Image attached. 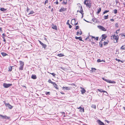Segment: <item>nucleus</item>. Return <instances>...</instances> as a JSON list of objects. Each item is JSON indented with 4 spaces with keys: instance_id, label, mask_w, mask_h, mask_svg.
Here are the masks:
<instances>
[{
    "instance_id": "obj_60",
    "label": "nucleus",
    "mask_w": 125,
    "mask_h": 125,
    "mask_svg": "<svg viewBox=\"0 0 125 125\" xmlns=\"http://www.w3.org/2000/svg\"><path fill=\"white\" fill-rule=\"evenodd\" d=\"M55 3L56 4H58V2L57 0L56 1Z\"/></svg>"
},
{
    "instance_id": "obj_21",
    "label": "nucleus",
    "mask_w": 125,
    "mask_h": 125,
    "mask_svg": "<svg viewBox=\"0 0 125 125\" xmlns=\"http://www.w3.org/2000/svg\"><path fill=\"white\" fill-rule=\"evenodd\" d=\"M97 90L99 91V92L101 93L105 92V91L103 90L102 89H98Z\"/></svg>"
},
{
    "instance_id": "obj_56",
    "label": "nucleus",
    "mask_w": 125,
    "mask_h": 125,
    "mask_svg": "<svg viewBox=\"0 0 125 125\" xmlns=\"http://www.w3.org/2000/svg\"><path fill=\"white\" fill-rule=\"evenodd\" d=\"M95 18H93L92 20V21H93L94 22H95Z\"/></svg>"
},
{
    "instance_id": "obj_59",
    "label": "nucleus",
    "mask_w": 125,
    "mask_h": 125,
    "mask_svg": "<svg viewBox=\"0 0 125 125\" xmlns=\"http://www.w3.org/2000/svg\"><path fill=\"white\" fill-rule=\"evenodd\" d=\"M102 41H101H101L99 42V44H103V42H102Z\"/></svg>"
},
{
    "instance_id": "obj_14",
    "label": "nucleus",
    "mask_w": 125,
    "mask_h": 125,
    "mask_svg": "<svg viewBox=\"0 0 125 125\" xmlns=\"http://www.w3.org/2000/svg\"><path fill=\"white\" fill-rule=\"evenodd\" d=\"M52 28L56 30H57V27L56 25L55 26L54 25H52Z\"/></svg>"
},
{
    "instance_id": "obj_42",
    "label": "nucleus",
    "mask_w": 125,
    "mask_h": 125,
    "mask_svg": "<svg viewBox=\"0 0 125 125\" xmlns=\"http://www.w3.org/2000/svg\"><path fill=\"white\" fill-rule=\"evenodd\" d=\"M79 28V26H77L76 27V28H75V29L76 30H77Z\"/></svg>"
},
{
    "instance_id": "obj_29",
    "label": "nucleus",
    "mask_w": 125,
    "mask_h": 125,
    "mask_svg": "<svg viewBox=\"0 0 125 125\" xmlns=\"http://www.w3.org/2000/svg\"><path fill=\"white\" fill-rule=\"evenodd\" d=\"M101 8H99V9L98 10V11L97 12V14H98L101 11Z\"/></svg>"
},
{
    "instance_id": "obj_41",
    "label": "nucleus",
    "mask_w": 125,
    "mask_h": 125,
    "mask_svg": "<svg viewBox=\"0 0 125 125\" xmlns=\"http://www.w3.org/2000/svg\"><path fill=\"white\" fill-rule=\"evenodd\" d=\"M98 22H99V21H98V20L97 19H95V23H97Z\"/></svg>"
},
{
    "instance_id": "obj_45",
    "label": "nucleus",
    "mask_w": 125,
    "mask_h": 125,
    "mask_svg": "<svg viewBox=\"0 0 125 125\" xmlns=\"http://www.w3.org/2000/svg\"><path fill=\"white\" fill-rule=\"evenodd\" d=\"M71 85L72 86H77L76 85V84H75L74 83L71 84Z\"/></svg>"
},
{
    "instance_id": "obj_48",
    "label": "nucleus",
    "mask_w": 125,
    "mask_h": 125,
    "mask_svg": "<svg viewBox=\"0 0 125 125\" xmlns=\"http://www.w3.org/2000/svg\"><path fill=\"white\" fill-rule=\"evenodd\" d=\"M48 0H46L44 2V4H45L46 3H47L48 2Z\"/></svg>"
},
{
    "instance_id": "obj_33",
    "label": "nucleus",
    "mask_w": 125,
    "mask_h": 125,
    "mask_svg": "<svg viewBox=\"0 0 125 125\" xmlns=\"http://www.w3.org/2000/svg\"><path fill=\"white\" fill-rule=\"evenodd\" d=\"M45 94L47 95H50V92H45Z\"/></svg>"
},
{
    "instance_id": "obj_52",
    "label": "nucleus",
    "mask_w": 125,
    "mask_h": 125,
    "mask_svg": "<svg viewBox=\"0 0 125 125\" xmlns=\"http://www.w3.org/2000/svg\"><path fill=\"white\" fill-rule=\"evenodd\" d=\"M115 60L117 61H118V62H119L120 61V60L119 59H118L117 58Z\"/></svg>"
},
{
    "instance_id": "obj_15",
    "label": "nucleus",
    "mask_w": 125,
    "mask_h": 125,
    "mask_svg": "<svg viewBox=\"0 0 125 125\" xmlns=\"http://www.w3.org/2000/svg\"><path fill=\"white\" fill-rule=\"evenodd\" d=\"M75 38L76 39H79V40L80 41H83L82 40V38L81 36H80L79 37L76 36L75 37Z\"/></svg>"
},
{
    "instance_id": "obj_40",
    "label": "nucleus",
    "mask_w": 125,
    "mask_h": 125,
    "mask_svg": "<svg viewBox=\"0 0 125 125\" xmlns=\"http://www.w3.org/2000/svg\"><path fill=\"white\" fill-rule=\"evenodd\" d=\"M109 10H105L103 12V14H105V13L109 12Z\"/></svg>"
},
{
    "instance_id": "obj_2",
    "label": "nucleus",
    "mask_w": 125,
    "mask_h": 125,
    "mask_svg": "<svg viewBox=\"0 0 125 125\" xmlns=\"http://www.w3.org/2000/svg\"><path fill=\"white\" fill-rule=\"evenodd\" d=\"M102 79L103 80L109 83L115 84L116 83V82L114 81H112L111 80H108L106 79L104 77H103L102 78Z\"/></svg>"
},
{
    "instance_id": "obj_22",
    "label": "nucleus",
    "mask_w": 125,
    "mask_h": 125,
    "mask_svg": "<svg viewBox=\"0 0 125 125\" xmlns=\"http://www.w3.org/2000/svg\"><path fill=\"white\" fill-rule=\"evenodd\" d=\"M96 70V69H95V68H92L91 70H90V71L91 72H95L94 71L95 70Z\"/></svg>"
},
{
    "instance_id": "obj_1",
    "label": "nucleus",
    "mask_w": 125,
    "mask_h": 125,
    "mask_svg": "<svg viewBox=\"0 0 125 125\" xmlns=\"http://www.w3.org/2000/svg\"><path fill=\"white\" fill-rule=\"evenodd\" d=\"M84 3L86 5L87 7L90 8L91 6V0H85L84 2Z\"/></svg>"
},
{
    "instance_id": "obj_54",
    "label": "nucleus",
    "mask_w": 125,
    "mask_h": 125,
    "mask_svg": "<svg viewBox=\"0 0 125 125\" xmlns=\"http://www.w3.org/2000/svg\"><path fill=\"white\" fill-rule=\"evenodd\" d=\"M69 28H71L72 27V25H70V24H69Z\"/></svg>"
},
{
    "instance_id": "obj_28",
    "label": "nucleus",
    "mask_w": 125,
    "mask_h": 125,
    "mask_svg": "<svg viewBox=\"0 0 125 125\" xmlns=\"http://www.w3.org/2000/svg\"><path fill=\"white\" fill-rule=\"evenodd\" d=\"M80 111L82 112H84V109L83 108H82L81 109H80Z\"/></svg>"
},
{
    "instance_id": "obj_7",
    "label": "nucleus",
    "mask_w": 125,
    "mask_h": 125,
    "mask_svg": "<svg viewBox=\"0 0 125 125\" xmlns=\"http://www.w3.org/2000/svg\"><path fill=\"white\" fill-rule=\"evenodd\" d=\"M97 121L99 125H105L104 123L100 120H97Z\"/></svg>"
},
{
    "instance_id": "obj_46",
    "label": "nucleus",
    "mask_w": 125,
    "mask_h": 125,
    "mask_svg": "<svg viewBox=\"0 0 125 125\" xmlns=\"http://www.w3.org/2000/svg\"><path fill=\"white\" fill-rule=\"evenodd\" d=\"M53 76H55V75H56L54 73H50Z\"/></svg>"
},
{
    "instance_id": "obj_18",
    "label": "nucleus",
    "mask_w": 125,
    "mask_h": 125,
    "mask_svg": "<svg viewBox=\"0 0 125 125\" xmlns=\"http://www.w3.org/2000/svg\"><path fill=\"white\" fill-rule=\"evenodd\" d=\"M81 10L79 11V12L81 13L82 15H83V9L82 7L81 6Z\"/></svg>"
},
{
    "instance_id": "obj_16",
    "label": "nucleus",
    "mask_w": 125,
    "mask_h": 125,
    "mask_svg": "<svg viewBox=\"0 0 125 125\" xmlns=\"http://www.w3.org/2000/svg\"><path fill=\"white\" fill-rule=\"evenodd\" d=\"M31 78L34 79H36L37 78V77L36 75L32 74L31 76Z\"/></svg>"
},
{
    "instance_id": "obj_6",
    "label": "nucleus",
    "mask_w": 125,
    "mask_h": 125,
    "mask_svg": "<svg viewBox=\"0 0 125 125\" xmlns=\"http://www.w3.org/2000/svg\"><path fill=\"white\" fill-rule=\"evenodd\" d=\"M38 41L41 44V45L42 46V48H44L45 49L47 47V45L46 44H44L42 42L38 40Z\"/></svg>"
},
{
    "instance_id": "obj_17",
    "label": "nucleus",
    "mask_w": 125,
    "mask_h": 125,
    "mask_svg": "<svg viewBox=\"0 0 125 125\" xmlns=\"http://www.w3.org/2000/svg\"><path fill=\"white\" fill-rule=\"evenodd\" d=\"M1 54L3 57L8 55L7 54L4 52H2L1 53Z\"/></svg>"
},
{
    "instance_id": "obj_49",
    "label": "nucleus",
    "mask_w": 125,
    "mask_h": 125,
    "mask_svg": "<svg viewBox=\"0 0 125 125\" xmlns=\"http://www.w3.org/2000/svg\"><path fill=\"white\" fill-rule=\"evenodd\" d=\"M66 24H67L68 25H69L70 24L69 23V20H68V21H67V22Z\"/></svg>"
},
{
    "instance_id": "obj_3",
    "label": "nucleus",
    "mask_w": 125,
    "mask_h": 125,
    "mask_svg": "<svg viewBox=\"0 0 125 125\" xmlns=\"http://www.w3.org/2000/svg\"><path fill=\"white\" fill-rule=\"evenodd\" d=\"M112 39H114L116 40V42H115V43L117 42V40L119 38V36H115V34L111 36Z\"/></svg>"
},
{
    "instance_id": "obj_37",
    "label": "nucleus",
    "mask_w": 125,
    "mask_h": 125,
    "mask_svg": "<svg viewBox=\"0 0 125 125\" xmlns=\"http://www.w3.org/2000/svg\"><path fill=\"white\" fill-rule=\"evenodd\" d=\"M34 13V11L32 10H31V11L28 14V15H30L31 14H33Z\"/></svg>"
},
{
    "instance_id": "obj_63",
    "label": "nucleus",
    "mask_w": 125,
    "mask_h": 125,
    "mask_svg": "<svg viewBox=\"0 0 125 125\" xmlns=\"http://www.w3.org/2000/svg\"><path fill=\"white\" fill-rule=\"evenodd\" d=\"M2 31V28L1 27H0V31L1 32V31Z\"/></svg>"
},
{
    "instance_id": "obj_19",
    "label": "nucleus",
    "mask_w": 125,
    "mask_h": 125,
    "mask_svg": "<svg viewBox=\"0 0 125 125\" xmlns=\"http://www.w3.org/2000/svg\"><path fill=\"white\" fill-rule=\"evenodd\" d=\"M63 88V89L64 88L65 90H68L70 89V88L69 87H64Z\"/></svg>"
},
{
    "instance_id": "obj_35",
    "label": "nucleus",
    "mask_w": 125,
    "mask_h": 125,
    "mask_svg": "<svg viewBox=\"0 0 125 125\" xmlns=\"http://www.w3.org/2000/svg\"><path fill=\"white\" fill-rule=\"evenodd\" d=\"M57 55L60 57H62L64 56V55L62 53L58 54Z\"/></svg>"
},
{
    "instance_id": "obj_53",
    "label": "nucleus",
    "mask_w": 125,
    "mask_h": 125,
    "mask_svg": "<svg viewBox=\"0 0 125 125\" xmlns=\"http://www.w3.org/2000/svg\"><path fill=\"white\" fill-rule=\"evenodd\" d=\"M121 35L122 36H124L125 37V33L124 34H121Z\"/></svg>"
},
{
    "instance_id": "obj_8",
    "label": "nucleus",
    "mask_w": 125,
    "mask_h": 125,
    "mask_svg": "<svg viewBox=\"0 0 125 125\" xmlns=\"http://www.w3.org/2000/svg\"><path fill=\"white\" fill-rule=\"evenodd\" d=\"M102 39H101V41H104V40H105L107 37V36L105 34H103L102 35Z\"/></svg>"
},
{
    "instance_id": "obj_4",
    "label": "nucleus",
    "mask_w": 125,
    "mask_h": 125,
    "mask_svg": "<svg viewBox=\"0 0 125 125\" xmlns=\"http://www.w3.org/2000/svg\"><path fill=\"white\" fill-rule=\"evenodd\" d=\"M12 85V84H11L7 83H4L3 84V86L5 88H8Z\"/></svg>"
},
{
    "instance_id": "obj_43",
    "label": "nucleus",
    "mask_w": 125,
    "mask_h": 125,
    "mask_svg": "<svg viewBox=\"0 0 125 125\" xmlns=\"http://www.w3.org/2000/svg\"><path fill=\"white\" fill-rule=\"evenodd\" d=\"M105 92H104V93H105V94H104L105 95H108V93H107V92L106 91H105Z\"/></svg>"
},
{
    "instance_id": "obj_13",
    "label": "nucleus",
    "mask_w": 125,
    "mask_h": 125,
    "mask_svg": "<svg viewBox=\"0 0 125 125\" xmlns=\"http://www.w3.org/2000/svg\"><path fill=\"white\" fill-rule=\"evenodd\" d=\"M66 9L64 8L63 7H62L61 9L59 10V11L60 12H62L63 11H64L66 10Z\"/></svg>"
},
{
    "instance_id": "obj_62",
    "label": "nucleus",
    "mask_w": 125,
    "mask_h": 125,
    "mask_svg": "<svg viewBox=\"0 0 125 125\" xmlns=\"http://www.w3.org/2000/svg\"><path fill=\"white\" fill-rule=\"evenodd\" d=\"M110 20L112 21H114V20L113 19H111Z\"/></svg>"
},
{
    "instance_id": "obj_25",
    "label": "nucleus",
    "mask_w": 125,
    "mask_h": 125,
    "mask_svg": "<svg viewBox=\"0 0 125 125\" xmlns=\"http://www.w3.org/2000/svg\"><path fill=\"white\" fill-rule=\"evenodd\" d=\"M19 62L20 64V65L24 66V62L21 61H20Z\"/></svg>"
},
{
    "instance_id": "obj_57",
    "label": "nucleus",
    "mask_w": 125,
    "mask_h": 125,
    "mask_svg": "<svg viewBox=\"0 0 125 125\" xmlns=\"http://www.w3.org/2000/svg\"><path fill=\"white\" fill-rule=\"evenodd\" d=\"M105 121L108 123V124H109L110 123V122L109 121L107 120H105Z\"/></svg>"
},
{
    "instance_id": "obj_51",
    "label": "nucleus",
    "mask_w": 125,
    "mask_h": 125,
    "mask_svg": "<svg viewBox=\"0 0 125 125\" xmlns=\"http://www.w3.org/2000/svg\"><path fill=\"white\" fill-rule=\"evenodd\" d=\"M95 38V39L96 41H98V40L99 37H97L96 38Z\"/></svg>"
},
{
    "instance_id": "obj_12",
    "label": "nucleus",
    "mask_w": 125,
    "mask_h": 125,
    "mask_svg": "<svg viewBox=\"0 0 125 125\" xmlns=\"http://www.w3.org/2000/svg\"><path fill=\"white\" fill-rule=\"evenodd\" d=\"M80 88L82 90L81 91V93L82 94H83L85 93L86 92V91L83 88L81 87Z\"/></svg>"
},
{
    "instance_id": "obj_39",
    "label": "nucleus",
    "mask_w": 125,
    "mask_h": 125,
    "mask_svg": "<svg viewBox=\"0 0 125 125\" xmlns=\"http://www.w3.org/2000/svg\"><path fill=\"white\" fill-rule=\"evenodd\" d=\"M48 82L49 83H51L52 84L54 83V82H52L51 80H50V79H49L48 80Z\"/></svg>"
},
{
    "instance_id": "obj_11",
    "label": "nucleus",
    "mask_w": 125,
    "mask_h": 125,
    "mask_svg": "<svg viewBox=\"0 0 125 125\" xmlns=\"http://www.w3.org/2000/svg\"><path fill=\"white\" fill-rule=\"evenodd\" d=\"M82 34V31L81 30L79 31H78L77 32L76 35H80Z\"/></svg>"
},
{
    "instance_id": "obj_58",
    "label": "nucleus",
    "mask_w": 125,
    "mask_h": 125,
    "mask_svg": "<svg viewBox=\"0 0 125 125\" xmlns=\"http://www.w3.org/2000/svg\"><path fill=\"white\" fill-rule=\"evenodd\" d=\"M115 2L116 4H117L118 3H119V2L117 0H115Z\"/></svg>"
},
{
    "instance_id": "obj_61",
    "label": "nucleus",
    "mask_w": 125,
    "mask_h": 125,
    "mask_svg": "<svg viewBox=\"0 0 125 125\" xmlns=\"http://www.w3.org/2000/svg\"><path fill=\"white\" fill-rule=\"evenodd\" d=\"M83 20L85 21H86V22H90L89 21H87V20H85L84 19H83Z\"/></svg>"
},
{
    "instance_id": "obj_32",
    "label": "nucleus",
    "mask_w": 125,
    "mask_h": 125,
    "mask_svg": "<svg viewBox=\"0 0 125 125\" xmlns=\"http://www.w3.org/2000/svg\"><path fill=\"white\" fill-rule=\"evenodd\" d=\"M91 107L95 109L96 108V106L95 104H92L91 106Z\"/></svg>"
},
{
    "instance_id": "obj_26",
    "label": "nucleus",
    "mask_w": 125,
    "mask_h": 125,
    "mask_svg": "<svg viewBox=\"0 0 125 125\" xmlns=\"http://www.w3.org/2000/svg\"><path fill=\"white\" fill-rule=\"evenodd\" d=\"M108 42V41H107L106 42H104L103 43L104 45V46L107 45Z\"/></svg>"
},
{
    "instance_id": "obj_34",
    "label": "nucleus",
    "mask_w": 125,
    "mask_h": 125,
    "mask_svg": "<svg viewBox=\"0 0 125 125\" xmlns=\"http://www.w3.org/2000/svg\"><path fill=\"white\" fill-rule=\"evenodd\" d=\"M0 116L2 117L3 119H6V115L5 116H4L0 114Z\"/></svg>"
},
{
    "instance_id": "obj_44",
    "label": "nucleus",
    "mask_w": 125,
    "mask_h": 125,
    "mask_svg": "<svg viewBox=\"0 0 125 125\" xmlns=\"http://www.w3.org/2000/svg\"><path fill=\"white\" fill-rule=\"evenodd\" d=\"M115 27H118V24L117 23H116L115 24Z\"/></svg>"
},
{
    "instance_id": "obj_10",
    "label": "nucleus",
    "mask_w": 125,
    "mask_h": 125,
    "mask_svg": "<svg viewBox=\"0 0 125 125\" xmlns=\"http://www.w3.org/2000/svg\"><path fill=\"white\" fill-rule=\"evenodd\" d=\"M54 87L57 90H59V88L58 87V85L56 84L55 82H54V83L52 84Z\"/></svg>"
},
{
    "instance_id": "obj_24",
    "label": "nucleus",
    "mask_w": 125,
    "mask_h": 125,
    "mask_svg": "<svg viewBox=\"0 0 125 125\" xmlns=\"http://www.w3.org/2000/svg\"><path fill=\"white\" fill-rule=\"evenodd\" d=\"M5 35L4 34V33H3V34H2V37L3 39V41L4 42H6V41L5 40V38H4V37H5Z\"/></svg>"
},
{
    "instance_id": "obj_30",
    "label": "nucleus",
    "mask_w": 125,
    "mask_h": 125,
    "mask_svg": "<svg viewBox=\"0 0 125 125\" xmlns=\"http://www.w3.org/2000/svg\"><path fill=\"white\" fill-rule=\"evenodd\" d=\"M120 49L125 50V45H124L122 46L120 48Z\"/></svg>"
},
{
    "instance_id": "obj_5",
    "label": "nucleus",
    "mask_w": 125,
    "mask_h": 125,
    "mask_svg": "<svg viewBox=\"0 0 125 125\" xmlns=\"http://www.w3.org/2000/svg\"><path fill=\"white\" fill-rule=\"evenodd\" d=\"M97 27L99 29L103 31H106V29L103 26L100 25H98Z\"/></svg>"
},
{
    "instance_id": "obj_31",
    "label": "nucleus",
    "mask_w": 125,
    "mask_h": 125,
    "mask_svg": "<svg viewBox=\"0 0 125 125\" xmlns=\"http://www.w3.org/2000/svg\"><path fill=\"white\" fill-rule=\"evenodd\" d=\"M108 16L109 15H107L106 16L105 15L104 16V20H106L108 18Z\"/></svg>"
},
{
    "instance_id": "obj_23",
    "label": "nucleus",
    "mask_w": 125,
    "mask_h": 125,
    "mask_svg": "<svg viewBox=\"0 0 125 125\" xmlns=\"http://www.w3.org/2000/svg\"><path fill=\"white\" fill-rule=\"evenodd\" d=\"M97 61L98 62H105V61L104 60H101L100 59H98L97 60Z\"/></svg>"
},
{
    "instance_id": "obj_36",
    "label": "nucleus",
    "mask_w": 125,
    "mask_h": 125,
    "mask_svg": "<svg viewBox=\"0 0 125 125\" xmlns=\"http://www.w3.org/2000/svg\"><path fill=\"white\" fill-rule=\"evenodd\" d=\"M23 66L20 65V66L19 67V69L20 70H22L23 69Z\"/></svg>"
},
{
    "instance_id": "obj_47",
    "label": "nucleus",
    "mask_w": 125,
    "mask_h": 125,
    "mask_svg": "<svg viewBox=\"0 0 125 125\" xmlns=\"http://www.w3.org/2000/svg\"><path fill=\"white\" fill-rule=\"evenodd\" d=\"M99 46H100V47H101V48H102L103 47V44H99Z\"/></svg>"
},
{
    "instance_id": "obj_50",
    "label": "nucleus",
    "mask_w": 125,
    "mask_h": 125,
    "mask_svg": "<svg viewBox=\"0 0 125 125\" xmlns=\"http://www.w3.org/2000/svg\"><path fill=\"white\" fill-rule=\"evenodd\" d=\"M29 10V9L28 8V7H27V12H28Z\"/></svg>"
},
{
    "instance_id": "obj_27",
    "label": "nucleus",
    "mask_w": 125,
    "mask_h": 125,
    "mask_svg": "<svg viewBox=\"0 0 125 125\" xmlns=\"http://www.w3.org/2000/svg\"><path fill=\"white\" fill-rule=\"evenodd\" d=\"M13 67V66H10L8 68L9 70L8 71L10 72H11L12 69V67Z\"/></svg>"
},
{
    "instance_id": "obj_9",
    "label": "nucleus",
    "mask_w": 125,
    "mask_h": 125,
    "mask_svg": "<svg viewBox=\"0 0 125 125\" xmlns=\"http://www.w3.org/2000/svg\"><path fill=\"white\" fill-rule=\"evenodd\" d=\"M5 104L6 106L10 109H11L13 107V106L10 104L9 103H6Z\"/></svg>"
},
{
    "instance_id": "obj_38",
    "label": "nucleus",
    "mask_w": 125,
    "mask_h": 125,
    "mask_svg": "<svg viewBox=\"0 0 125 125\" xmlns=\"http://www.w3.org/2000/svg\"><path fill=\"white\" fill-rule=\"evenodd\" d=\"M117 10L116 9H115L114 10V12L115 14H116L117 13Z\"/></svg>"
},
{
    "instance_id": "obj_20",
    "label": "nucleus",
    "mask_w": 125,
    "mask_h": 125,
    "mask_svg": "<svg viewBox=\"0 0 125 125\" xmlns=\"http://www.w3.org/2000/svg\"><path fill=\"white\" fill-rule=\"evenodd\" d=\"M0 10L2 11H5L7 10V9H5L3 8H0Z\"/></svg>"
},
{
    "instance_id": "obj_64",
    "label": "nucleus",
    "mask_w": 125,
    "mask_h": 125,
    "mask_svg": "<svg viewBox=\"0 0 125 125\" xmlns=\"http://www.w3.org/2000/svg\"><path fill=\"white\" fill-rule=\"evenodd\" d=\"M92 36V38H94L95 39V37L94 36Z\"/></svg>"
},
{
    "instance_id": "obj_55",
    "label": "nucleus",
    "mask_w": 125,
    "mask_h": 125,
    "mask_svg": "<svg viewBox=\"0 0 125 125\" xmlns=\"http://www.w3.org/2000/svg\"><path fill=\"white\" fill-rule=\"evenodd\" d=\"M73 21H74V22H75V19H72V21H71V22H72Z\"/></svg>"
}]
</instances>
